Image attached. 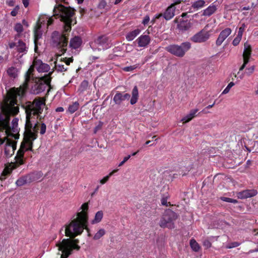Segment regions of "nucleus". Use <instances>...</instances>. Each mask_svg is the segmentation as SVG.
<instances>
[{
  "mask_svg": "<svg viewBox=\"0 0 258 258\" xmlns=\"http://www.w3.org/2000/svg\"><path fill=\"white\" fill-rule=\"evenodd\" d=\"M44 108L47 109L45 99L43 97L36 98L32 102H28L26 105V131L24 141L18 151L20 156H22L25 151L32 149V141L37 138L38 130L37 119L38 117L41 118L40 115Z\"/></svg>",
  "mask_w": 258,
  "mask_h": 258,
  "instance_id": "nucleus-1",
  "label": "nucleus"
},
{
  "mask_svg": "<svg viewBox=\"0 0 258 258\" xmlns=\"http://www.w3.org/2000/svg\"><path fill=\"white\" fill-rule=\"evenodd\" d=\"M24 95L23 89H10L4 101L1 105L0 129L5 130V134L8 138L14 139L19 138V128L18 119H13L11 125H9L10 115H15L19 112V108L17 104V98L22 97Z\"/></svg>",
  "mask_w": 258,
  "mask_h": 258,
  "instance_id": "nucleus-2",
  "label": "nucleus"
},
{
  "mask_svg": "<svg viewBox=\"0 0 258 258\" xmlns=\"http://www.w3.org/2000/svg\"><path fill=\"white\" fill-rule=\"evenodd\" d=\"M88 207V203L83 204L81 207L82 211L78 213L77 217L63 226L60 228L59 233H61L64 231L66 236L74 238L81 234L84 229L88 230L87 223Z\"/></svg>",
  "mask_w": 258,
  "mask_h": 258,
  "instance_id": "nucleus-3",
  "label": "nucleus"
},
{
  "mask_svg": "<svg viewBox=\"0 0 258 258\" xmlns=\"http://www.w3.org/2000/svg\"><path fill=\"white\" fill-rule=\"evenodd\" d=\"M35 68L39 73L47 72L50 70V67L48 64L43 63L41 60L35 58L33 60L32 65L30 67L25 75V80L23 86L18 88H13L12 89H23L24 93L28 87V82L30 79L34 77L33 73Z\"/></svg>",
  "mask_w": 258,
  "mask_h": 258,
  "instance_id": "nucleus-4",
  "label": "nucleus"
},
{
  "mask_svg": "<svg viewBox=\"0 0 258 258\" xmlns=\"http://www.w3.org/2000/svg\"><path fill=\"white\" fill-rule=\"evenodd\" d=\"M78 239L70 238L63 239L56 244L58 250L61 252L60 258H68L72 254L74 250H79L80 246L78 245Z\"/></svg>",
  "mask_w": 258,
  "mask_h": 258,
  "instance_id": "nucleus-5",
  "label": "nucleus"
},
{
  "mask_svg": "<svg viewBox=\"0 0 258 258\" xmlns=\"http://www.w3.org/2000/svg\"><path fill=\"white\" fill-rule=\"evenodd\" d=\"M54 15H58L64 24V30L67 32L71 30L72 17L74 11L70 8L64 7L61 5L55 6L53 9Z\"/></svg>",
  "mask_w": 258,
  "mask_h": 258,
  "instance_id": "nucleus-6",
  "label": "nucleus"
},
{
  "mask_svg": "<svg viewBox=\"0 0 258 258\" xmlns=\"http://www.w3.org/2000/svg\"><path fill=\"white\" fill-rule=\"evenodd\" d=\"M50 74L43 77L35 79L33 77L30 79V80L32 79L35 83L31 88V91L33 94H38L41 93L45 90L47 86L49 85L51 81V78L49 76Z\"/></svg>",
  "mask_w": 258,
  "mask_h": 258,
  "instance_id": "nucleus-7",
  "label": "nucleus"
},
{
  "mask_svg": "<svg viewBox=\"0 0 258 258\" xmlns=\"http://www.w3.org/2000/svg\"><path fill=\"white\" fill-rule=\"evenodd\" d=\"M52 22L53 19L52 17H50L49 16L45 15H42L40 16L34 29V43L35 44V51H36L37 48V41L41 37L42 35V33L40 30L42 25L46 24V27H47L52 23Z\"/></svg>",
  "mask_w": 258,
  "mask_h": 258,
  "instance_id": "nucleus-8",
  "label": "nucleus"
},
{
  "mask_svg": "<svg viewBox=\"0 0 258 258\" xmlns=\"http://www.w3.org/2000/svg\"><path fill=\"white\" fill-rule=\"evenodd\" d=\"M191 44L188 42L182 43L180 45L172 44L167 46L165 49L171 54L179 57H183L190 48Z\"/></svg>",
  "mask_w": 258,
  "mask_h": 258,
  "instance_id": "nucleus-9",
  "label": "nucleus"
},
{
  "mask_svg": "<svg viewBox=\"0 0 258 258\" xmlns=\"http://www.w3.org/2000/svg\"><path fill=\"white\" fill-rule=\"evenodd\" d=\"M177 218L176 214L171 210H167L163 215L160 221V226L161 227H167L172 229L174 227L173 221Z\"/></svg>",
  "mask_w": 258,
  "mask_h": 258,
  "instance_id": "nucleus-10",
  "label": "nucleus"
},
{
  "mask_svg": "<svg viewBox=\"0 0 258 258\" xmlns=\"http://www.w3.org/2000/svg\"><path fill=\"white\" fill-rule=\"evenodd\" d=\"M52 38L53 41L56 44L58 49H60L59 51L60 53L58 54L60 56L63 54L67 50L68 38L65 34L59 36L58 33L56 32L53 33Z\"/></svg>",
  "mask_w": 258,
  "mask_h": 258,
  "instance_id": "nucleus-11",
  "label": "nucleus"
},
{
  "mask_svg": "<svg viewBox=\"0 0 258 258\" xmlns=\"http://www.w3.org/2000/svg\"><path fill=\"white\" fill-rule=\"evenodd\" d=\"M16 139L12 138L11 137L8 138L6 136L3 139H0V145L3 144L6 142L5 147V154L7 157H11L15 152L16 149Z\"/></svg>",
  "mask_w": 258,
  "mask_h": 258,
  "instance_id": "nucleus-12",
  "label": "nucleus"
},
{
  "mask_svg": "<svg viewBox=\"0 0 258 258\" xmlns=\"http://www.w3.org/2000/svg\"><path fill=\"white\" fill-rule=\"evenodd\" d=\"M252 49L250 45L245 42L244 44V49L242 54L243 64L240 67L237 75H239L241 71H243L246 64L249 62L251 58Z\"/></svg>",
  "mask_w": 258,
  "mask_h": 258,
  "instance_id": "nucleus-13",
  "label": "nucleus"
},
{
  "mask_svg": "<svg viewBox=\"0 0 258 258\" xmlns=\"http://www.w3.org/2000/svg\"><path fill=\"white\" fill-rule=\"evenodd\" d=\"M107 41L108 39L106 36H99L91 43V46L93 49L99 50L105 49L108 47Z\"/></svg>",
  "mask_w": 258,
  "mask_h": 258,
  "instance_id": "nucleus-14",
  "label": "nucleus"
},
{
  "mask_svg": "<svg viewBox=\"0 0 258 258\" xmlns=\"http://www.w3.org/2000/svg\"><path fill=\"white\" fill-rule=\"evenodd\" d=\"M210 37V32L206 28L194 35L191 40L196 43H202L206 41Z\"/></svg>",
  "mask_w": 258,
  "mask_h": 258,
  "instance_id": "nucleus-15",
  "label": "nucleus"
},
{
  "mask_svg": "<svg viewBox=\"0 0 258 258\" xmlns=\"http://www.w3.org/2000/svg\"><path fill=\"white\" fill-rule=\"evenodd\" d=\"M72 60L73 59L71 58L69 59L63 58V59L61 58H60L59 60L57 58L55 61V69L57 72H64L67 70V68L64 67L63 63H65L67 66H68L72 61Z\"/></svg>",
  "mask_w": 258,
  "mask_h": 258,
  "instance_id": "nucleus-16",
  "label": "nucleus"
},
{
  "mask_svg": "<svg viewBox=\"0 0 258 258\" xmlns=\"http://www.w3.org/2000/svg\"><path fill=\"white\" fill-rule=\"evenodd\" d=\"M232 30L230 28H227L222 30L216 40V45L220 46L224 41L231 34Z\"/></svg>",
  "mask_w": 258,
  "mask_h": 258,
  "instance_id": "nucleus-17",
  "label": "nucleus"
},
{
  "mask_svg": "<svg viewBox=\"0 0 258 258\" xmlns=\"http://www.w3.org/2000/svg\"><path fill=\"white\" fill-rule=\"evenodd\" d=\"M257 194V190L254 189H247L237 194L238 199H244L255 196Z\"/></svg>",
  "mask_w": 258,
  "mask_h": 258,
  "instance_id": "nucleus-18",
  "label": "nucleus"
},
{
  "mask_svg": "<svg viewBox=\"0 0 258 258\" xmlns=\"http://www.w3.org/2000/svg\"><path fill=\"white\" fill-rule=\"evenodd\" d=\"M151 39L148 35H142L136 40L138 46L140 47H146L150 42Z\"/></svg>",
  "mask_w": 258,
  "mask_h": 258,
  "instance_id": "nucleus-19",
  "label": "nucleus"
},
{
  "mask_svg": "<svg viewBox=\"0 0 258 258\" xmlns=\"http://www.w3.org/2000/svg\"><path fill=\"white\" fill-rule=\"evenodd\" d=\"M175 7L173 4H171L166 10L164 14V17L166 20H170L174 16Z\"/></svg>",
  "mask_w": 258,
  "mask_h": 258,
  "instance_id": "nucleus-20",
  "label": "nucleus"
},
{
  "mask_svg": "<svg viewBox=\"0 0 258 258\" xmlns=\"http://www.w3.org/2000/svg\"><path fill=\"white\" fill-rule=\"evenodd\" d=\"M192 26V23L190 21H181L178 24V28L181 31L188 30Z\"/></svg>",
  "mask_w": 258,
  "mask_h": 258,
  "instance_id": "nucleus-21",
  "label": "nucleus"
},
{
  "mask_svg": "<svg viewBox=\"0 0 258 258\" xmlns=\"http://www.w3.org/2000/svg\"><path fill=\"white\" fill-rule=\"evenodd\" d=\"M198 109H194L191 110L188 114H186L184 117H183L181 119V121H182L183 123H186L189 122L196 116V114L198 112Z\"/></svg>",
  "mask_w": 258,
  "mask_h": 258,
  "instance_id": "nucleus-22",
  "label": "nucleus"
},
{
  "mask_svg": "<svg viewBox=\"0 0 258 258\" xmlns=\"http://www.w3.org/2000/svg\"><path fill=\"white\" fill-rule=\"evenodd\" d=\"M17 50L20 53L25 54L28 51V47L26 44L21 40H19L16 45Z\"/></svg>",
  "mask_w": 258,
  "mask_h": 258,
  "instance_id": "nucleus-23",
  "label": "nucleus"
},
{
  "mask_svg": "<svg viewBox=\"0 0 258 258\" xmlns=\"http://www.w3.org/2000/svg\"><path fill=\"white\" fill-rule=\"evenodd\" d=\"M139 99V92L137 87H134L132 92V97L130 100V103L132 105L136 104Z\"/></svg>",
  "mask_w": 258,
  "mask_h": 258,
  "instance_id": "nucleus-24",
  "label": "nucleus"
},
{
  "mask_svg": "<svg viewBox=\"0 0 258 258\" xmlns=\"http://www.w3.org/2000/svg\"><path fill=\"white\" fill-rule=\"evenodd\" d=\"M82 44V40L79 37H75L70 41V46L74 49L78 48Z\"/></svg>",
  "mask_w": 258,
  "mask_h": 258,
  "instance_id": "nucleus-25",
  "label": "nucleus"
},
{
  "mask_svg": "<svg viewBox=\"0 0 258 258\" xmlns=\"http://www.w3.org/2000/svg\"><path fill=\"white\" fill-rule=\"evenodd\" d=\"M217 10L216 6L210 5L207 9L204 10L203 15L205 16H210L214 14Z\"/></svg>",
  "mask_w": 258,
  "mask_h": 258,
  "instance_id": "nucleus-26",
  "label": "nucleus"
},
{
  "mask_svg": "<svg viewBox=\"0 0 258 258\" xmlns=\"http://www.w3.org/2000/svg\"><path fill=\"white\" fill-rule=\"evenodd\" d=\"M141 32V30L139 29L134 30V31L129 32L126 35V39L128 41H131L134 40L135 37L138 35Z\"/></svg>",
  "mask_w": 258,
  "mask_h": 258,
  "instance_id": "nucleus-27",
  "label": "nucleus"
},
{
  "mask_svg": "<svg viewBox=\"0 0 258 258\" xmlns=\"http://www.w3.org/2000/svg\"><path fill=\"white\" fill-rule=\"evenodd\" d=\"M7 73L10 77L15 78L18 76L19 71L16 68L11 67L8 69Z\"/></svg>",
  "mask_w": 258,
  "mask_h": 258,
  "instance_id": "nucleus-28",
  "label": "nucleus"
},
{
  "mask_svg": "<svg viewBox=\"0 0 258 258\" xmlns=\"http://www.w3.org/2000/svg\"><path fill=\"white\" fill-rule=\"evenodd\" d=\"M103 216V212L102 211H98L95 215L94 219L91 221L93 224L99 223L102 219Z\"/></svg>",
  "mask_w": 258,
  "mask_h": 258,
  "instance_id": "nucleus-29",
  "label": "nucleus"
},
{
  "mask_svg": "<svg viewBox=\"0 0 258 258\" xmlns=\"http://www.w3.org/2000/svg\"><path fill=\"white\" fill-rule=\"evenodd\" d=\"M205 4V2L203 0H199L192 3V7L195 9L198 10L203 8Z\"/></svg>",
  "mask_w": 258,
  "mask_h": 258,
  "instance_id": "nucleus-30",
  "label": "nucleus"
},
{
  "mask_svg": "<svg viewBox=\"0 0 258 258\" xmlns=\"http://www.w3.org/2000/svg\"><path fill=\"white\" fill-rule=\"evenodd\" d=\"M190 246L191 249L195 251H199L200 249V246L198 243L194 239H191L190 240Z\"/></svg>",
  "mask_w": 258,
  "mask_h": 258,
  "instance_id": "nucleus-31",
  "label": "nucleus"
},
{
  "mask_svg": "<svg viewBox=\"0 0 258 258\" xmlns=\"http://www.w3.org/2000/svg\"><path fill=\"white\" fill-rule=\"evenodd\" d=\"M113 101L116 104H120L123 101H124L122 94L120 93H116L113 98Z\"/></svg>",
  "mask_w": 258,
  "mask_h": 258,
  "instance_id": "nucleus-32",
  "label": "nucleus"
},
{
  "mask_svg": "<svg viewBox=\"0 0 258 258\" xmlns=\"http://www.w3.org/2000/svg\"><path fill=\"white\" fill-rule=\"evenodd\" d=\"M105 234V230L104 229H100L94 234L93 239L98 240L104 236Z\"/></svg>",
  "mask_w": 258,
  "mask_h": 258,
  "instance_id": "nucleus-33",
  "label": "nucleus"
},
{
  "mask_svg": "<svg viewBox=\"0 0 258 258\" xmlns=\"http://www.w3.org/2000/svg\"><path fill=\"white\" fill-rule=\"evenodd\" d=\"M118 169H115L112 171L108 175L105 176L102 179L100 180V183L101 184H105L109 179V177L112 175L115 172H117Z\"/></svg>",
  "mask_w": 258,
  "mask_h": 258,
  "instance_id": "nucleus-34",
  "label": "nucleus"
},
{
  "mask_svg": "<svg viewBox=\"0 0 258 258\" xmlns=\"http://www.w3.org/2000/svg\"><path fill=\"white\" fill-rule=\"evenodd\" d=\"M79 103L77 102H75L73 103L72 105H70L68 108L69 111L71 113H73L75 112L79 108Z\"/></svg>",
  "mask_w": 258,
  "mask_h": 258,
  "instance_id": "nucleus-35",
  "label": "nucleus"
},
{
  "mask_svg": "<svg viewBox=\"0 0 258 258\" xmlns=\"http://www.w3.org/2000/svg\"><path fill=\"white\" fill-rule=\"evenodd\" d=\"M235 84L233 82H230L226 87L224 89V90L222 91L221 94L224 95L228 93L231 89V88L234 86Z\"/></svg>",
  "mask_w": 258,
  "mask_h": 258,
  "instance_id": "nucleus-36",
  "label": "nucleus"
},
{
  "mask_svg": "<svg viewBox=\"0 0 258 258\" xmlns=\"http://www.w3.org/2000/svg\"><path fill=\"white\" fill-rule=\"evenodd\" d=\"M27 177H22L18 179L16 182L18 186H22L27 182Z\"/></svg>",
  "mask_w": 258,
  "mask_h": 258,
  "instance_id": "nucleus-37",
  "label": "nucleus"
},
{
  "mask_svg": "<svg viewBox=\"0 0 258 258\" xmlns=\"http://www.w3.org/2000/svg\"><path fill=\"white\" fill-rule=\"evenodd\" d=\"M254 70L255 66L254 65L251 66L246 69L245 73L247 76H249L253 73Z\"/></svg>",
  "mask_w": 258,
  "mask_h": 258,
  "instance_id": "nucleus-38",
  "label": "nucleus"
},
{
  "mask_svg": "<svg viewBox=\"0 0 258 258\" xmlns=\"http://www.w3.org/2000/svg\"><path fill=\"white\" fill-rule=\"evenodd\" d=\"M14 30L18 33H21L23 31L22 25L19 23L16 24L14 26Z\"/></svg>",
  "mask_w": 258,
  "mask_h": 258,
  "instance_id": "nucleus-39",
  "label": "nucleus"
},
{
  "mask_svg": "<svg viewBox=\"0 0 258 258\" xmlns=\"http://www.w3.org/2000/svg\"><path fill=\"white\" fill-rule=\"evenodd\" d=\"M221 200L223 201L228 202V203H234V204H237L238 203V201L236 200L229 198L222 197Z\"/></svg>",
  "mask_w": 258,
  "mask_h": 258,
  "instance_id": "nucleus-40",
  "label": "nucleus"
},
{
  "mask_svg": "<svg viewBox=\"0 0 258 258\" xmlns=\"http://www.w3.org/2000/svg\"><path fill=\"white\" fill-rule=\"evenodd\" d=\"M241 39H242V37L237 35V36L233 40L232 44L234 46H237V45L239 44Z\"/></svg>",
  "mask_w": 258,
  "mask_h": 258,
  "instance_id": "nucleus-41",
  "label": "nucleus"
},
{
  "mask_svg": "<svg viewBox=\"0 0 258 258\" xmlns=\"http://www.w3.org/2000/svg\"><path fill=\"white\" fill-rule=\"evenodd\" d=\"M137 68V66H129V67H126L123 68V70L125 72H131L135 70Z\"/></svg>",
  "mask_w": 258,
  "mask_h": 258,
  "instance_id": "nucleus-42",
  "label": "nucleus"
},
{
  "mask_svg": "<svg viewBox=\"0 0 258 258\" xmlns=\"http://www.w3.org/2000/svg\"><path fill=\"white\" fill-rule=\"evenodd\" d=\"M19 9H20L19 6H16L15 7V8L11 11V15L12 16H16L18 14Z\"/></svg>",
  "mask_w": 258,
  "mask_h": 258,
  "instance_id": "nucleus-43",
  "label": "nucleus"
},
{
  "mask_svg": "<svg viewBox=\"0 0 258 258\" xmlns=\"http://www.w3.org/2000/svg\"><path fill=\"white\" fill-rule=\"evenodd\" d=\"M245 25L244 24H243L242 26L239 28L238 32V35L242 37L243 32L245 29Z\"/></svg>",
  "mask_w": 258,
  "mask_h": 258,
  "instance_id": "nucleus-44",
  "label": "nucleus"
},
{
  "mask_svg": "<svg viewBox=\"0 0 258 258\" xmlns=\"http://www.w3.org/2000/svg\"><path fill=\"white\" fill-rule=\"evenodd\" d=\"M131 156L128 155V156L124 157L123 160L118 164V166L120 167L122 166L130 158Z\"/></svg>",
  "mask_w": 258,
  "mask_h": 258,
  "instance_id": "nucleus-45",
  "label": "nucleus"
},
{
  "mask_svg": "<svg viewBox=\"0 0 258 258\" xmlns=\"http://www.w3.org/2000/svg\"><path fill=\"white\" fill-rule=\"evenodd\" d=\"M46 125L44 123H42L41 125V130H40V134L43 135L46 132Z\"/></svg>",
  "mask_w": 258,
  "mask_h": 258,
  "instance_id": "nucleus-46",
  "label": "nucleus"
},
{
  "mask_svg": "<svg viewBox=\"0 0 258 258\" xmlns=\"http://www.w3.org/2000/svg\"><path fill=\"white\" fill-rule=\"evenodd\" d=\"M149 21H150V17H149V16H146L144 17V19H143V20L142 21V23L144 25H147L149 23Z\"/></svg>",
  "mask_w": 258,
  "mask_h": 258,
  "instance_id": "nucleus-47",
  "label": "nucleus"
},
{
  "mask_svg": "<svg viewBox=\"0 0 258 258\" xmlns=\"http://www.w3.org/2000/svg\"><path fill=\"white\" fill-rule=\"evenodd\" d=\"M203 245L205 246L206 248H209L211 246V243L208 240H205L203 242Z\"/></svg>",
  "mask_w": 258,
  "mask_h": 258,
  "instance_id": "nucleus-48",
  "label": "nucleus"
},
{
  "mask_svg": "<svg viewBox=\"0 0 258 258\" xmlns=\"http://www.w3.org/2000/svg\"><path fill=\"white\" fill-rule=\"evenodd\" d=\"M238 245H239V243L238 242H233V243H232L229 245L226 246V247L227 248H231L237 247Z\"/></svg>",
  "mask_w": 258,
  "mask_h": 258,
  "instance_id": "nucleus-49",
  "label": "nucleus"
},
{
  "mask_svg": "<svg viewBox=\"0 0 258 258\" xmlns=\"http://www.w3.org/2000/svg\"><path fill=\"white\" fill-rule=\"evenodd\" d=\"M161 203L163 205L168 206L169 205V203L167 202V200L166 199L163 198L161 200Z\"/></svg>",
  "mask_w": 258,
  "mask_h": 258,
  "instance_id": "nucleus-50",
  "label": "nucleus"
},
{
  "mask_svg": "<svg viewBox=\"0 0 258 258\" xmlns=\"http://www.w3.org/2000/svg\"><path fill=\"white\" fill-rule=\"evenodd\" d=\"M102 125V123L100 122L98 126L94 128V133H96L97 132L100 130Z\"/></svg>",
  "mask_w": 258,
  "mask_h": 258,
  "instance_id": "nucleus-51",
  "label": "nucleus"
},
{
  "mask_svg": "<svg viewBox=\"0 0 258 258\" xmlns=\"http://www.w3.org/2000/svg\"><path fill=\"white\" fill-rule=\"evenodd\" d=\"M22 3L25 8H27L29 4V0H22Z\"/></svg>",
  "mask_w": 258,
  "mask_h": 258,
  "instance_id": "nucleus-52",
  "label": "nucleus"
},
{
  "mask_svg": "<svg viewBox=\"0 0 258 258\" xmlns=\"http://www.w3.org/2000/svg\"><path fill=\"white\" fill-rule=\"evenodd\" d=\"M123 98L124 100H128L130 98V95L128 93H125L124 94H122Z\"/></svg>",
  "mask_w": 258,
  "mask_h": 258,
  "instance_id": "nucleus-53",
  "label": "nucleus"
},
{
  "mask_svg": "<svg viewBox=\"0 0 258 258\" xmlns=\"http://www.w3.org/2000/svg\"><path fill=\"white\" fill-rule=\"evenodd\" d=\"M243 74H241L240 75V74L239 75H235V78H239V79L241 80L243 78Z\"/></svg>",
  "mask_w": 258,
  "mask_h": 258,
  "instance_id": "nucleus-54",
  "label": "nucleus"
},
{
  "mask_svg": "<svg viewBox=\"0 0 258 258\" xmlns=\"http://www.w3.org/2000/svg\"><path fill=\"white\" fill-rule=\"evenodd\" d=\"M9 45V47L11 48H13L15 46H16L17 43H14V42H11V43H10Z\"/></svg>",
  "mask_w": 258,
  "mask_h": 258,
  "instance_id": "nucleus-55",
  "label": "nucleus"
},
{
  "mask_svg": "<svg viewBox=\"0 0 258 258\" xmlns=\"http://www.w3.org/2000/svg\"><path fill=\"white\" fill-rule=\"evenodd\" d=\"M8 5L9 6H14V1L13 0H10L8 2Z\"/></svg>",
  "mask_w": 258,
  "mask_h": 258,
  "instance_id": "nucleus-56",
  "label": "nucleus"
},
{
  "mask_svg": "<svg viewBox=\"0 0 258 258\" xmlns=\"http://www.w3.org/2000/svg\"><path fill=\"white\" fill-rule=\"evenodd\" d=\"M14 166H15L14 164H11L10 165V167H8L7 169H5L4 171L6 172L7 170H9V168H10L11 170H12L13 168H15Z\"/></svg>",
  "mask_w": 258,
  "mask_h": 258,
  "instance_id": "nucleus-57",
  "label": "nucleus"
},
{
  "mask_svg": "<svg viewBox=\"0 0 258 258\" xmlns=\"http://www.w3.org/2000/svg\"><path fill=\"white\" fill-rule=\"evenodd\" d=\"M55 111L56 112H62L63 111V108L62 107H57L56 109H55Z\"/></svg>",
  "mask_w": 258,
  "mask_h": 258,
  "instance_id": "nucleus-58",
  "label": "nucleus"
},
{
  "mask_svg": "<svg viewBox=\"0 0 258 258\" xmlns=\"http://www.w3.org/2000/svg\"><path fill=\"white\" fill-rule=\"evenodd\" d=\"M174 3L173 4L175 6V5L178 4L181 2L182 0H173Z\"/></svg>",
  "mask_w": 258,
  "mask_h": 258,
  "instance_id": "nucleus-59",
  "label": "nucleus"
},
{
  "mask_svg": "<svg viewBox=\"0 0 258 258\" xmlns=\"http://www.w3.org/2000/svg\"><path fill=\"white\" fill-rule=\"evenodd\" d=\"M214 105H215V103H214L212 105H208L206 108H208V109H210V108H212Z\"/></svg>",
  "mask_w": 258,
  "mask_h": 258,
  "instance_id": "nucleus-60",
  "label": "nucleus"
},
{
  "mask_svg": "<svg viewBox=\"0 0 258 258\" xmlns=\"http://www.w3.org/2000/svg\"><path fill=\"white\" fill-rule=\"evenodd\" d=\"M122 0H115L114 4L115 5L119 4L121 2Z\"/></svg>",
  "mask_w": 258,
  "mask_h": 258,
  "instance_id": "nucleus-61",
  "label": "nucleus"
},
{
  "mask_svg": "<svg viewBox=\"0 0 258 258\" xmlns=\"http://www.w3.org/2000/svg\"><path fill=\"white\" fill-rule=\"evenodd\" d=\"M78 1V3L79 4H81L82 3H83V2L84 1V0H77Z\"/></svg>",
  "mask_w": 258,
  "mask_h": 258,
  "instance_id": "nucleus-62",
  "label": "nucleus"
},
{
  "mask_svg": "<svg viewBox=\"0 0 258 258\" xmlns=\"http://www.w3.org/2000/svg\"><path fill=\"white\" fill-rule=\"evenodd\" d=\"M243 9L244 10H248L249 9V7H244V8H243Z\"/></svg>",
  "mask_w": 258,
  "mask_h": 258,
  "instance_id": "nucleus-63",
  "label": "nucleus"
},
{
  "mask_svg": "<svg viewBox=\"0 0 258 258\" xmlns=\"http://www.w3.org/2000/svg\"><path fill=\"white\" fill-rule=\"evenodd\" d=\"M151 143V141H148L146 142L145 144L146 145H148L150 143Z\"/></svg>",
  "mask_w": 258,
  "mask_h": 258,
  "instance_id": "nucleus-64",
  "label": "nucleus"
}]
</instances>
